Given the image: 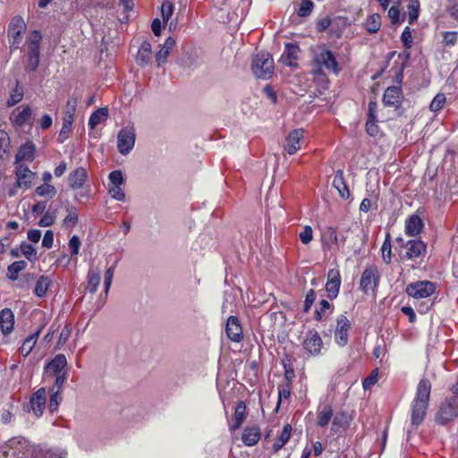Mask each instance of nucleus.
I'll return each mask as SVG.
<instances>
[{
    "label": "nucleus",
    "instance_id": "1",
    "mask_svg": "<svg viewBox=\"0 0 458 458\" xmlns=\"http://www.w3.org/2000/svg\"><path fill=\"white\" fill-rule=\"evenodd\" d=\"M431 392V383L428 378H422L416 389V396L411 403V424L414 426L420 425L426 415L429 396Z\"/></svg>",
    "mask_w": 458,
    "mask_h": 458
},
{
    "label": "nucleus",
    "instance_id": "2",
    "mask_svg": "<svg viewBox=\"0 0 458 458\" xmlns=\"http://www.w3.org/2000/svg\"><path fill=\"white\" fill-rule=\"evenodd\" d=\"M41 40L42 35L39 30H33L26 39L25 46L27 47L28 69L30 71H36L38 67Z\"/></svg>",
    "mask_w": 458,
    "mask_h": 458
},
{
    "label": "nucleus",
    "instance_id": "3",
    "mask_svg": "<svg viewBox=\"0 0 458 458\" xmlns=\"http://www.w3.org/2000/svg\"><path fill=\"white\" fill-rule=\"evenodd\" d=\"M251 69L258 78L267 80L274 72V60L268 53H259L252 58Z\"/></svg>",
    "mask_w": 458,
    "mask_h": 458
},
{
    "label": "nucleus",
    "instance_id": "4",
    "mask_svg": "<svg viewBox=\"0 0 458 458\" xmlns=\"http://www.w3.org/2000/svg\"><path fill=\"white\" fill-rule=\"evenodd\" d=\"M380 280V274L377 267L371 265L367 267L361 274L360 289L365 294L375 293Z\"/></svg>",
    "mask_w": 458,
    "mask_h": 458
},
{
    "label": "nucleus",
    "instance_id": "5",
    "mask_svg": "<svg viewBox=\"0 0 458 458\" xmlns=\"http://www.w3.org/2000/svg\"><path fill=\"white\" fill-rule=\"evenodd\" d=\"M400 246L405 250V253L403 258L406 259H414L420 257H424L427 253V245L419 239L409 240L405 243L401 237L396 239Z\"/></svg>",
    "mask_w": 458,
    "mask_h": 458
},
{
    "label": "nucleus",
    "instance_id": "6",
    "mask_svg": "<svg viewBox=\"0 0 458 458\" xmlns=\"http://www.w3.org/2000/svg\"><path fill=\"white\" fill-rule=\"evenodd\" d=\"M458 415V403L456 398L446 399L444 401L438 411L436 414V421L440 425H445L447 422L455 419Z\"/></svg>",
    "mask_w": 458,
    "mask_h": 458
},
{
    "label": "nucleus",
    "instance_id": "7",
    "mask_svg": "<svg viewBox=\"0 0 458 458\" xmlns=\"http://www.w3.org/2000/svg\"><path fill=\"white\" fill-rule=\"evenodd\" d=\"M136 133L132 126L123 128L117 135V148L122 155H127L133 148Z\"/></svg>",
    "mask_w": 458,
    "mask_h": 458
},
{
    "label": "nucleus",
    "instance_id": "8",
    "mask_svg": "<svg viewBox=\"0 0 458 458\" xmlns=\"http://www.w3.org/2000/svg\"><path fill=\"white\" fill-rule=\"evenodd\" d=\"M314 62L319 68H325L332 71L334 73H338V63L332 51L325 47L319 48L314 55Z\"/></svg>",
    "mask_w": 458,
    "mask_h": 458
},
{
    "label": "nucleus",
    "instance_id": "9",
    "mask_svg": "<svg viewBox=\"0 0 458 458\" xmlns=\"http://www.w3.org/2000/svg\"><path fill=\"white\" fill-rule=\"evenodd\" d=\"M26 30L24 20L21 16H14L8 27V37L12 39L11 48L17 49L21 41V35Z\"/></svg>",
    "mask_w": 458,
    "mask_h": 458
},
{
    "label": "nucleus",
    "instance_id": "10",
    "mask_svg": "<svg viewBox=\"0 0 458 458\" xmlns=\"http://www.w3.org/2000/svg\"><path fill=\"white\" fill-rule=\"evenodd\" d=\"M435 284L429 281H419L410 284L406 288L408 295L415 299H423L430 296L435 292Z\"/></svg>",
    "mask_w": 458,
    "mask_h": 458
},
{
    "label": "nucleus",
    "instance_id": "11",
    "mask_svg": "<svg viewBox=\"0 0 458 458\" xmlns=\"http://www.w3.org/2000/svg\"><path fill=\"white\" fill-rule=\"evenodd\" d=\"M304 143V130L296 129L292 131L285 138L284 144V150L289 155L295 154L300 150Z\"/></svg>",
    "mask_w": 458,
    "mask_h": 458
},
{
    "label": "nucleus",
    "instance_id": "12",
    "mask_svg": "<svg viewBox=\"0 0 458 458\" xmlns=\"http://www.w3.org/2000/svg\"><path fill=\"white\" fill-rule=\"evenodd\" d=\"M350 328V320L344 315H340L336 319V327L335 329V342L339 346H345L347 344Z\"/></svg>",
    "mask_w": 458,
    "mask_h": 458
},
{
    "label": "nucleus",
    "instance_id": "13",
    "mask_svg": "<svg viewBox=\"0 0 458 458\" xmlns=\"http://www.w3.org/2000/svg\"><path fill=\"white\" fill-rule=\"evenodd\" d=\"M323 345L322 339L316 330L307 332L303 341V348L311 355H318Z\"/></svg>",
    "mask_w": 458,
    "mask_h": 458
},
{
    "label": "nucleus",
    "instance_id": "14",
    "mask_svg": "<svg viewBox=\"0 0 458 458\" xmlns=\"http://www.w3.org/2000/svg\"><path fill=\"white\" fill-rule=\"evenodd\" d=\"M341 285L340 272L336 268L329 269L327 273V281L326 284V291L327 297L331 300L337 297Z\"/></svg>",
    "mask_w": 458,
    "mask_h": 458
},
{
    "label": "nucleus",
    "instance_id": "15",
    "mask_svg": "<svg viewBox=\"0 0 458 458\" xmlns=\"http://www.w3.org/2000/svg\"><path fill=\"white\" fill-rule=\"evenodd\" d=\"M300 47L295 43H286L284 51L279 59V63L289 67H297L298 54Z\"/></svg>",
    "mask_w": 458,
    "mask_h": 458
},
{
    "label": "nucleus",
    "instance_id": "16",
    "mask_svg": "<svg viewBox=\"0 0 458 458\" xmlns=\"http://www.w3.org/2000/svg\"><path fill=\"white\" fill-rule=\"evenodd\" d=\"M403 99V92L401 88L397 86L388 87L384 95L383 102L385 106L399 107Z\"/></svg>",
    "mask_w": 458,
    "mask_h": 458
},
{
    "label": "nucleus",
    "instance_id": "17",
    "mask_svg": "<svg viewBox=\"0 0 458 458\" xmlns=\"http://www.w3.org/2000/svg\"><path fill=\"white\" fill-rule=\"evenodd\" d=\"M17 186L28 189L35 178L36 174L31 172L25 165H19L16 168Z\"/></svg>",
    "mask_w": 458,
    "mask_h": 458
},
{
    "label": "nucleus",
    "instance_id": "18",
    "mask_svg": "<svg viewBox=\"0 0 458 458\" xmlns=\"http://www.w3.org/2000/svg\"><path fill=\"white\" fill-rule=\"evenodd\" d=\"M225 333L227 337L233 342L242 339V330L239 319L235 316H230L226 322Z\"/></svg>",
    "mask_w": 458,
    "mask_h": 458
},
{
    "label": "nucleus",
    "instance_id": "19",
    "mask_svg": "<svg viewBox=\"0 0 458 458\" xmlns=\"http://www.w3.org/2000/svg\"><path fill=\"white\" fill-rule=\"evenodd\" d=\"M47 392L45 387L39 388L37 392H35L30 400L31 409L37 416H40L43 413V410L47 402Z\"/></svg>",
    "mask_w": 458,
    "mask_h": 458
},
{
    "label": "nucleus",
    "instance_id": "20",
    "mask_svg": "<svg viewBox=\"0 0 458 458\" xmlns=\"http://www.w3.org/2000/svg\"><path fill=\"white\" fill-rule=\"evenodd\" d=\"M424 227L422 219L416 214L410 216L405 221V233L409 236H417Z\"/></svg>",
    "mask_w": 458,
    "mask_h": 458
},
{
    "label": "nucleus",
    "instance_id": "21",
    "mask_svg": "<svg viewBox=\"0 0 458 458\" xmlns=\"http://www.w3.org/2000/svg\"><path fill=\"white\" fill-rule=\"evenodd\" d=\"M88 178L87 171L83 167L76 168L72 173L69 174V184L74 189H81Z\"/></svg>",
    "mask_w": 458,
    "mask_h": 458
},
{
    "label": "nucleus",
    "instance_id": "22",
    "mask_svg": "<svg viewBox=\"0 0 458 458\" xmlns=\"http://www.w3.org/2000/svg\"><path fill=\"white\" fill-rule=\"evenodd\" d=\"M14 325V315L10 309H4L0 312V328L3 334L7 335L12 332Z\"/></svg>",
    "mask_w": 458,
    "mask_h": 458
},
{
    "label": "nucleus",
    "instance_id": "23",
    "mask_svg": "<svg viewBox=\"0 0 458 458\" xmlns=\"http://www.w3.org/2000/svg\"><path fill=\"white\" fill-rule=\"evenodd\" d=\"M35 146L31 142H27L21 145L16 154L15 163L19 164L21 161L32 162L34 160Z\"/></svg>",
    "mask_w": 458,
    "mask_h": 458
},
{
    "label": "nucleus",
    "instance_id": "24",
    "mask_svg": "<svg viewBox=\"0 0 458 458\" xmlns=\"http://www.w3.org/2000/svg\"><path fill=\"white\" fill-rule=\"evenodd\" d=\"M260 438V429L257 426L247 427L242 435V440L245 445L253 446Z\"/></svg>",
    "mask_w": 458,
    "mask_h": 458
},
{
    "label": "nucleus",
    "instance_id": "25",
    "mask_svg": "<svg viewBox=\"0 0 458 458\" xmlns=\"http://www.w3.org/2000/svg\"><path fill=\"white\" fill-rule=\"evenodd\" d=\"M174 46L175 40L172 37L165 39L162 48L156 54V62L158 66H161L166 62L168 55Z\"/></svg>",
    "mask_w": 458,
    "mask_h": 458
},
{
    "label": "nucleus",
    "instance_id": "26",
    "mask_svg": "<svg viewBox=\"0 0 458 458\" xmlns=\"http://www.w3.org/2000/svg\"><path fill=\"white\" fill-rule=\"evenodd\" d=\"M333 186L337 190L341 198L348 199L350 197V191L346 182H344V173L342 170L336 171L333 179Z\"/></svg>",
    "mask_w": 458,
    "mask_h": 458
},
{
    "label": "nucleus",
    "instance_id": "27",
    "mask_svg": "<svg viewBox=\"0 0 458 458\" xmlns=\"http://www.w3.org/2000/svg\"><path fill=\"white\" fill-rule=\"evenodd\" d=\"M67 365V360L64 354H57L47 366V370L58 375L59 373H66L64 368Z\"/></svg>",
    "mask_w": 458,
    "mask_h": 458
},
{
    "label": "nucleus",
    "instance_id": "28",
    "mask_svg": "<svg viewBox=\"0 0 458 458\" xmlns=\"http://www.w3.org/2000/svg\"><path fill=\"white\" fill-rule=\"evenodd\" d=\"M137 63L140 66H145L148 64H150L152 60V50H151V45L144 41L138 51L137 55Z\"/></svg>",
    "mask_w": 458,
    "mask_h": 458
},
{
    "label": "nucleus",
    "instance_id": "29",
    "mask_svg": "<svg viewBox=\"0 0 458 458\" xmlns=\"http://www.w3.org/2000/svg\"><path fill=\"white\" fill-rule=\"evenodd\" d=\"M87 289L95 293L100 284V270L98 267L89 268L87 276Z\"/></svg>",
    "mask_w": 458,
    "mask_h": 458
},
{
    "label": "nucleus",
    "instance_id": "30",
    "mask_svg": "<svg viewBox=\"0 0 458 458\" xmlns=\"http://www.w3.org/2000/svg\"><path fill=\"white\" fill-rule=\"evenodd\" d=\"M246 418V405L244 402L241 401L237 403L234 415H233V424L231 426V430H235L239 428Z\"/></svg>",
    "mask_w": 458,
    "mask_h": 458
},
{
    "label": "nucleus",
    "instance_id": "31",
    "mask_svg": "<svg viewBox=\"0 0 458 458\" xmlns=\"http://www.w3.org/2000/svg\"><path fill=\"white\" fill-rule=\"evenodd\" d=\"M348 427V416L345 413H337L333 419L331 431L336 434L345 430Z\"/></svg>",
    "mask_w": 458,
    "mask_h": 458
},
{
    "label": "nucleus",
    "instance_id": "32",
    "mask_svg": "<svg viewBox=\"0 0 458 458\" xmlns=\"http://www.w3.org/2000/svg\"><path fill=\"white\" fill-rule=\"evenodd\" d=\"M363 27L370 34L377 32L381 27V16L378 13L369 15L363 22Z\"/></svg>",
    "mask_w": 458,
    "mask_h": 458
},
{
    "label": "nucleus",
    "instance_id": "33",
    "mask_svg": "<svg viewBox=\"0 0 458 458\" xmlns=\"http://www.w3.org/2000/svg\"><path fill=\"white\" fill-rule=\"evenodd\" d=\"M108 117V110L106 107L97 109L89 117V125L93 129L105 122Z\"/></svg>",
    "mask_w": 458,
    "mask_h": 458
},
{
    "label": "nucleus",
    "instance_id": "34",
    "mask_svg": "<svg viewBox=\"0 0 458 458\" xmlns=\"http://www.w3.org/2000/svg\"><path fill=\"white\" fill-rule=\"evenodd\" d=\"M333 416V409L330 405H325L320 411L318 412V426L324 428L328 425L330 420Z\"/></svg>",
    "mask_w": 458,
    "mask_h": 458
},
{
    "label": "nucleus",
    "instance_id": "35",
    "mask_svg": "<svg viewBox=\"0 0 458 458\" xmlns=\"http://www.w3.org/2000/svg\"><path fill=\"white\" fill-rule=\"evenodd\" d=\"M39 332L40 331L38 330L36 333L30 335L24 340V342L21 347V352L22 353L23 356L26 357L30 353V352L32 351V349L34 348V346L38 341Z\"/></svg>",
    "mask_w": 458,
    "mask_h": 458
},
{
    "label": "nucleus",
    "instance_id": "36",
    "mask_svg": "<svg viewBox=\"0 0 458 458\" xmlns=\"http://www.w3.org/2000/svg\"><path fill=\"white\" fill-rule=\"evenodd\" d=\"M50 284L51 280L49 279V277L46 276H41L36 283L34 293L38 297H43L46 294L47 291L48 290Z\"/></svg>",
    "mask_w": 458,
    "mask_h": 458
},
{
    "label": "nucleus",
    "instance_id": "37",
    "mask_svg": "<svg viewBox=\"0 0 458 458\" xmlns=\"http://www.w3.org/2000/svg\"><path fill=\"white\" fill-rule=\"evenodd\" d=\"M420 1L419 0H410L407 6V16L408 21L410 24L414 23L417 21L420 14Z\"/></svg>",
    "mask_w": 458,
    "mask_h": 458
},
{
    "label": "nucleus",
    "instance_id": "38",
    "mask_svg": "<svg viewBox=\"0 0 458 458\" xmlns=\"http://www.w3.org/2000/svg\"><path fill=\"white\" fill-rule=\"evenodd\" d=\"M27 267V262L24 260H19L12 263L8 266V277L14 281L18 278L19 273L24 270Z\"/></svg>",
    "mask_w": 458,
    "mask_h": 458
},
{
    "label": "nucleus",
    "instance_id": "39",
    "mask_svg": "<svg viewBox=\"0 0 458 458\" xmlns=\"http://www.w3.org/2000/svg\"><path fill=\"white\" fill-rule=\"evenodd\" d=\"M292 432V426L290 424L284 425L283 431L281 432L277 442L274 444L275 450L282 448L290 439Z\"/></svg>",
    "mask_w": 458,
    "mask_h": 458
},
{
    "label": "nucleus",
    "instance_id": "40",
    "mask_svg": "<svg viewBox=\"0 0 458 458\" xmlns=\"http://www.w3.org/2000/svg\"><path fill=\"white\" fill-rule=\"evenodd\" d=\"M72 123L73 120L70 119V117H64L63 125L57 138L58 142L63 143L68 139Z\"/></svg>",
    "mask_w": 458,
    "mask_h": 458
},
{
    "label": "nucleus",
    "instance_id": "41",
    "mask_svg": "<svg viewBox=\"0 0 458 458\" xmlns=\"http://www.w3.org/2000/svg\"><path fill=\"white\" fill-rule=\"evenodd\" d=\"M23 98V89L19 86V82L16 81V87L10 95L7 100V106L11 107L21 102Z\"/></svg>",
    "mask_w": 458,
    "mask_h": 458
},
{
    "label": "nucleus",
    "instance_id": "42",
    "mask_svg": "<svg viewBox=\"0 0 458 458\" xmlns=\"http://www.w3.org/2000/svg\"><path fill=\"white\" fill-rule=\"evenodd\" d=\"M381 253L384 262L389 264L391 262V236L389 233H386L381 247Z\"/></svg>",
    "mask_w": 458,
    "mask_h": 458
},
{
    "label": "nucleus",
    "instance_id": "43",
    "mask_svg": "<svg viewBox=\"0 0 458 458\" xmlns=\"http://www.w3.org/2000/svg\"><path fill=\"white\" fill-rule=\"evenodd\" d=\"M314 8V3L311 0H301L299 9L297 10V15L300 17L309 16Z\"/></svg>",
    "mask_w": 458,
    "mask_h": 458
},
{
    "label": "nucleus",
    "instance_id": "44",
    "mask_svg": "<svg viewBox=\"0 0 458 458\" xmlns=\"http://www.w3.org/2000/svg\"><path fill=\"white\" fill-rule=\"evenodd\" d=\"M36 193L38 196H42V197L49 196L50 198H53L56 193V190L53 185H50L48 183H44L36 188Z\"/></svg>",
    "mask_w": 458,
    "mask_h": 458
},
{
    "label": "nucleus",
    "instance_id": "45",
    "mask_svg": "<svg viewBox=\"0 0 458 458\" xmlns=\"http://www.w3.org/2000/svg\"><path fill=\"white\" fill-rule=\"evenodd\" d=\"M283 366L284 369V380L285 384L291 385L293 379L295 377L294 370L290 363V360H283Z\"/></svg>",
    "mask_w": 458,
    "mask_h": 458
},
{
    "label": "nucleus",
    "instance_id": "46",
    "mask_svg": "<svg viewBox=\"0 0 458 458\" xmlns=\"http://www.w3.org/2000/svg\"><path fill=\"white\" fill-rule=\"evenodd\" d=\"M174 12L173 4L170 0H165L161 5V14L164 22H167Z\"/></svg>",
    "mask_w": 458,
    "mask_h": 458
},
{
    "label": "nucleus",
    "instance_id": "47",
    "mask_svg": "<svg viewBox=\"0 0 458 458\" xmlns=\"http://www.w3.org/2000/svg\"><path fill=\"white\" fill-rule=\"evenodd\" d=\"M78 104V99L76 98H71L68 99L66 103V110L64 113V117H70V119L74 120V114L76 112V107Z\"/></svg>",
    "mask_w": 458,
    "mask_h": 458
},
{
    "label": "nucleus",
    "instance_id": "48",
    "mask_svg": "<svg viewBox=\"0 0 458 458\" xmlns=\"http://www.w3.org/2000/svg\"><path fill=\"white\" fill-rule=\"evenodd\" d=\"M110 185L114 186H122L124 183V178L122 171L115 170L109 174L108 175Z\"/></svg>",
    "mask_w": 458,
    "mask_h": 458
},
{
    "label": "nucleus",
    "instance_id": "49",
    "mask_svg": "<svg viewBox=\"0 0 458 458\" xmlns=\"http://www.w3.org/2000/svg\"><path fill=\"white\" fill-rule=\"evenodd\" d=\"M372 207L377 208V197L365 198L362 199L360 205V210L361 212H368Z\"/></svg>",
    "mask_w": 458,
    "mask_h": 458
},
{
    "label": "nucleus",
    "instance_id": "50",
    "mask_svg": "<svg viewBox=\"0 0 458 458\" xmlns=\"http://www.w3.org/2000/svg\"><path fill=\"white\" fill-rule=\"evenodd\" d=\"M331 308V304L327 300H322L319 302V308L315 312V319L320 321L326 316L327 310Z\"/></svg>",
    "mask_w": 458,
    "mask_h": 458
},
{
    "label": "nucleus",
    "instance_id": "51",
    "mask_svg": "<svg viewBox=\"0 0 458 458\" xmlns=\"http://www.w3.org/2000/svg\"><path fill=\"white\" fill-rule=\"evenodd\" d=\"M443 42L447 47H453L457 43L458 32L457 31H445L443 32Z\"/></svg>",
    "mask_w": 458,
    "mask_h": 458
},
{
    "label": "nucleus",
    "instance_id": "52",
    "mask_svg": "<svg viewBox=\"0 0 458 458\" xmlns=\"http://www.w3.org/2000/svg\"><path fill=\"white\" fill-rule=\"evenodd\" d=\"M445 102V96L444 94H437L430 103L429 108L433 112L440 110Z\"/></svg>",
    "mask_w": 458,
    "mask_h": 458
},
{
    "label": "nucleus",
    "instance_id": "53",
    "mask_svg": "<svg viewBox=\"0 0 458 458\" xmlns=\"http://www.w3.org/2000/svg\"><path fill=\"white\" fill-rule=\"evenodd\" d=\"M78 223V214L75 209L72 208L69 210V214L65 216L63 221V225L65 227H73Z\"/></svg>",
    "mask_w": 458,
    "mask_h": 458
},
{
    "label": "nucleus",
    "instance_id": "54",
    "mask_svg": "<svg viewBox=\"0 0 458 458\" xmlns=\"http://www.w3.org/2000/svg\"><path fill=\"white\" fill-rule=\"evenodd\" d=\"M21 251L22 254L29 259L33 260L36 259L37 252L36 250L33 248L32 245L28 243H21Z\"/></svg>",
    "mask_w": 458,
    "mask_h": 458
},
{
    "label": "nucleus",
    "instance_id": "55",
    "mask_svg": "<svg viewBox=\"0 0 458 458\" xmlns=\"http://www.w3.org/2000/svg\"><path fill=\"white\" fill-rule=\"evenodd\" d=\"M300 240L303 244L310 243L313 239V231L310 225L304 226L303 230L300 233Z\"/></svg>",
    "mask_w": 458,
    "mask_h": 458
},
{
    "label": "nucleus",
    "instance_id": "56",
    "mask_svg": "<svg viewBox=\"0 0 458 458\" xmlns=\"http://www.w3.org/2000/svg\"><path fill=\"white\" fill-rule=\"evenodd\" d=\"M31 115V109L27 106L23 108L21 112H20L15 117V123L18 125L24 124Z\"/></svg>",
    "mask_w": 458,
    "mask_h": 458
},
{
    "label": "nucleus",
    "instance_id": "57",
    "mask_svg": "<svg viewBox=\"0 0 458 458\" xmlns=\"http://www.w3.org/2000/svg\"><path fill=\"white\" fill-rule=\"evenodd\" d=\"M72 333V327L70 325H66L61 331L58 341H57V346L61 347L66 344L69 337L71 336Z\"/></svg>",
    "mask_w": 458,
    "mask_h": 458
},
{
    "label": "nucleus",
    "instance_id": "58",
    "mask_svg": "<svg viewBox=\"0 0 458 458\" xmlns=\"http://www.w3.org/2000/svg\"><path fill=\"white\" fill-rule=\"evenodd\" d=\"M109 193H110L111 197L116 200L122 201V200H124V199H125V194L121 186L110 185L109 186Z\"/></svg>",
    "mask_w": 458,
    "mask_h": 458
},
{
    "label": "nucleus",
    "instance_id": "59",
    "mask_svg": "<svg viewBox=\"0 0 458 458\" xmlns=\"http://www.w3.org/2000/svg\"><path fill=\"white\" fill-rule=\"evenodd\" d=\"M9 146V136L4 131H0V157H2Z\"/></svg>",
    "mask_w": 458,
    "mask_h": 458
},
{
    "label": "nucleus",
    "instance_id": "60",
    "mask_svg": "<svg viewBox=\"0 0 458 458\" xmlns=\"http://www.w3.org/2000/svg\"><path fill=\"white\" fill-rule=\"evenodd\" d=\"M402 42L406 48H410L412 46V34L409 27H406L401 36Z\"/></svg>",
    "mask_w": 458,
    "mask_h": 458
},
{
    "label": "nucleus",
    "instance_id": "61",
    "mask_svg": "<svg viewBox=\"0 0 458 458\" xmlns=\"http://www.w3.org/2000/svg\"><path fill=\"white\" fill-rule=\"evenodd\" d=\"M114 274V267H110L109 268L106 269V271L105 273L104 285H105L106 293H107L110 289Z\"/></svg>",
    "mask_w": 458,
    "mask_h": 458
},
{
    "label": "nucleus",
    "instance_id": "62",
    "mask_svg": "<svg viewBox=\"0 0 458 458\" xmlns=\"http://www.w3.org/2000/svg\"><path fill=\"white\" fill-rule=\"evenodd\" d=\"M366 131L370 136L377 135L379 131L377 120L367 119Z\"/></svg>",
    "mask_w": 458,
    "mask_h": 458
},
{
    "label": "nucleus",
    "instance_id": "63",
    "mask_svg": "<svg viewBox=\"0 0 458 458\" xmlns=\"http://www.w3.org/2000/svg\"><path fill=\"white\" fill-rule=\"evenodd\" d=\"M315 299H316V293H315V291L310 289L307 294H306V297H305V301H304V308H303V311L304 312H308L310 310V309L311 308L312 304L314 303L315 301Z\"/></svg>",
    "mask_w": 458,
    "mask_h": 458
},
{
    "label": "nucleus",
    "instance_id": "64",
    "mask_svg": "<svg viewBox=\"0 0 458 458\" xmlns=\"http://www.w3.org/2000/svg\"><path fill=\"white\" fill-rule=\"evenodd\" d=\"M377 381V369L372 371V373L367 377L363 381V388L369 389Z\"/></svg>",
    "mask_w": 458,
    "mask_h": 458
}]
</instances>
